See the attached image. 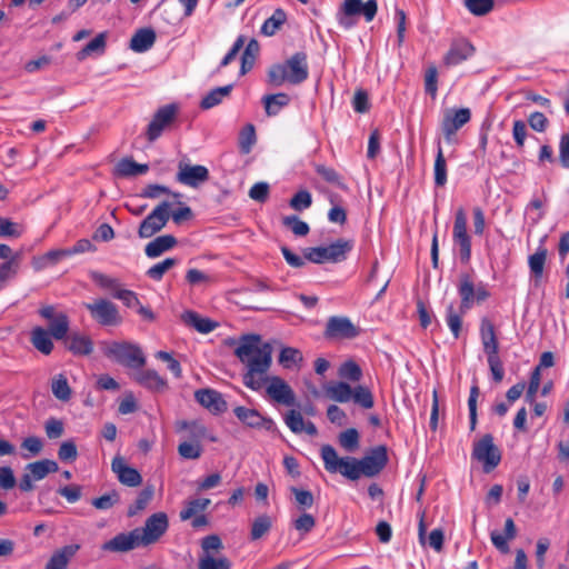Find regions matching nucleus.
Returning <instances> with one entry per match:
<instances>
[{"label": "nucleus", "instance_id": "338daca9", "mask_svg": "<svg viewBox=\"0 0 569 569\" xmlns=\"http://www.w3.org/2000/svg\"><path fill=\"white\" fill-rule=\"evenodd\" d=\"M58 457L63 462L74 461L78 457L76 443L72 440L63 441L59 447Z\"/></svg>", "mask_w": 569, "mask_h": 569}, {"label": "nucleus", "instance_id": "ea45409f", "mask_svg": "<svg viewBox=\"0 0 569 569\" xmlns=\"http://www.w3.org/2000/svg\"><path fill=\"white\" fill-rule=\"evenodd\" d=\"M435 184L443 187L447 183V163L440 140L437 141V154L433 166Z\"/></svg>", "mask_w": 569, "mask_h": 569}, {"label": "nucleus", "instance_id": "58836bf2", "mask_svg": "<svg viewBox=\"0 0 569 569\" xmlns=\"http://www.w3.org/2000/svg\"><path fill=\"white\" fill-rule=\"evenodd\" d=\"M178 431H184L186 437L191 441H200L206 438L207 429L198 420L193 421H180L177 425Z\"/></svg>", "mask_w": 569, "mask_h": 569}, {"label": "nucleus", "instance_id": "9b49d317", "mask_svg": "<svg viewBox=\"0 0 569 569\" xmlns=\"http://www.w3.org/2000/svg\"><path fill=\"white\" fill-rule=\"evenodd\" d=\"M471 112L468 108L447 110L441 121V130L447 143H453L456 133L470 121Z\"/></svg>", "mask_w": 569, "mask_h": 569}, {"label": "nucleus", "instance_id": "20e7f679", "mask_svg": "<svg viewBox=\"0 0 569 569\" xmlns=\"http://www.w3.org/2000/svg\"><path fill=\"white\" fill-rule=\"evenodd\" d=\"M321 458L325 469L330 473L339 472L352 481L361 477L359 459L349 456L340 458L336 449L330 445L321 447Z\"/></svg>", "mask_w": 569, "mask_h": 569}, {"label": "nucleus", "instance_id": "aec40b11", "mask_svg": "<svg viewBox=\"0 0 569 569\" xmlns=\"http://www.w3.org/2000/svg\"><path fill=\"white\" fill-rule=\"evenodd\" d=\"M196 400L213 415L222 413L227 410V402L222 395L213 389H200L194 392Z\"/></svg>", "mask_w": 569, "mask_h": 569}, {"label": "nucleus", "instance_id": "e2e57ef3", "mask_svg": "<svg viewBox=\"0 0 569 569\" xmlns=\"http://www.w3.org/2000/svg\"><path fill=\"white\" fill-rule=\"evenodd\" d=\"M487 356L488 366L492 376V379L496 382H501L505 377V369L502 361L498 353H489Z\"/></svg>", "mask_w": 569, "mask_h": 569}, {"label": "nucleus", "instance_id": "bf43d9fd", "mask_svg": "<svg viewBox=\"0 0 569 569\" xmlns=\"http://www.w3.org/2000/svg\"><path fill=\"white\" fill-rule=\"evenodd\" d=\"M256 142V130L253 124H247L239 134V147L241 152L249 153Z\"/></svg>", "mask_w": 569, "mask_h": 569}, {"label": "nucleus", "instance_id": "4468645a", "mask_svg": "<svg viewBox=\"0 0 569 569\" xmlns=\"http://www.w3.org/2000/svg\"><path fill=\"white\" fill-rule=\"evenodd\" d=\"M323 335L331 340L353 339L359 329L347 317L333 316L328 319Z\"/></svg>", "mask_w": 569, "mask_h": 569}, {"label": "nucleus", "instance_id": "0eeeda50", "mask_svg": "<svg viewBox=\"0 0 569 569\" xmlns=\"http://www.w3.org/2000/svg\"><path fill=\"white\" fill-rule=\"evenodd\" d=\"M471 456L482 463L486 472H490L501 461V452L493 443V437L490 433L485 435L473 443Z\"/></svg>", "mask_w": 569, "mask_h": 569}, {"label": "nucleus", "instance_id": "cd10ccee", "mask_svg": "<svg viewBox=\"0 0 569 569\" xmlns=\"http://www.w3.org/2000/svg\"><path fill=\"white\" fill-rule=\"evenodd\" d=\"M517 536V528L511 518L505 521V533L492 531L490 535L492 545L502 553L509 552L508 541L515 539Z\"/></svg>", "mask_w": 569, "mask_h": 569}, {"label": "nucleus", "instance_id": "2f4dec72", "mask_svg": "<svg viewBox=\"0 0 569 569\" xmlns=\"http://www.w3.org/2000/svg\"><path fill=\"white\" fill-rule=\"evenodd\" d=\"M147 163H137L132 158H123L116 166V173L120 177H136L147 173Z\"/></svg>", "mask_w": 569, "mask_h": 569}, {"label": "nucleus", "instance_id": "2eb2a0df", "mask_svg": "<svg viewBox=\"0 0 569 569\" xmlns=\"http://www.w3.org/2000/svg\"><path fill=\"white\" fill-rule=\"evenodd\" d=\"M209 179V170L201 164L191 166L184 161L178 163L176 180L184 186L198 188Z\"/></svg>", "mask_w": 569, "mask_h": 569}, {"label": "nucleus", "instance_id": "0e129e2a", "mask_svg": "<svg viewBox=\"0 0 569 569\" xmlns=\"http://www.w3.org/2000/svg\"><path fill=\"white\" fill-rule=\"evenodd\" d=\"M283 224L289 227L291 231L299 237L307 236L309 233V226L307 222L300 220L296 216H288L283 218Z\"/></svg>", "mask_w": 569, "mask_h": 569}, {"label": "nucleus", "instance_id": "c756f323", "mask_svg": "<svg viewBox=\"0 0 569 569\" xmlns=\"http://www.w3.org/2000/svg\"><path fill=\"white\" fill-rule=\"evenodd\" d=\"M79 548V545L64 546L51 556L44 569H67L70 558L76 555Z\"/></svg>", "mask_w": 569, "mask_h": 569}, {"label": "nucleus", "instance_id": "a18cd8bd", "mask_svg": "<svg viewBox=\"0 0 569 569\" xmlns=\"http://www.w3.org/2000/svg\"><path fill=\"white\" fill-rule=\"evenodd\" d=\"M20 449L21 457L23 459H30L40 455L43 449V440L37 436H29L21 441Z\"/></svg>", "mask_w": 569, "mask_h": 569}, {"label": "nucleus", "instance_id": "8fccbe9b", "mask_svg": "<svg viewBox=\"0 0 569 569\" xmlns=\"http://www.w3.org/2000/svg\"><path fill=\"white\" fill-rule=\"evenodd\" d=\"M153 497V489L151 487L141 490L136 501L129 507L128 516H136L138 512L144 510Z\"/></svg>", "mask_w": 569, "mask_h": 569}, {"label": "nucleus", "instance_id": "49530a36", "mask_svg": "<svg viewBox=\"0 0 569 569\" xmlns=\"http://www.w3.org/2000/svg\"><path fill=\"white\" fill-rule=\"evenodd\" d=\"M463 315L460 309L457 311L452 303L447 307L446 322L455 339L460 337Z\"/></svg>", "mask_w": 569, "mask_h": 569}, {"label": "nucleus", "instance_id": "423d86ee", "mask_svg": "<svg viewBox=\"0 0 569 569\" xmlns=\"http://www.w3.org/2000/svg\"><path fill=\"white\" fill-rule=\"evenodd\" d=\"M83 307L89 311L93 321L102 327H117L122 322L118 306L104 298H97L84 302Z\"/></svg>", "mask_w": 569, "mask_h": 569}, {"label": "nucleus", "instance_id": "c9c22d12", "mask_svg": "<svg viewBox=\"0 0 569 569\" xmlns=\"http://www.w3.org/2000/svg\"><path fill=\"white\" fill-rule=\"evenodd\" d=\"M325 391L328 398L341 403L350 401L352 397V388L343 381L329 383Z\"/></svg>", "mask_w": 569, "mask_h": 569}, {"label": "nucleus", "instance_id": "09e8293b", "mask_svg": "<svg viewBox=\"0 0 569 569\" xmlns=\"http://www.w3.org/2000/svg\"><path fill=\"white\" fill-rule=\"evenodd\" d=\"M19 268V254L13 256L10 260L0 264V289L6 286V283L16 277Z\"/></svg>", "mask_w": 569, "mask_h": 569}, {"label": "nucleus", "instance_id": "a211bd4d", "mask_svg": "<svg viewBox=\"0 0 569 569\" xmlns=\"http://www.w3.org/2000/svg\"><path fill=\"white\" fill-rule=\"evenodd\" d=\"M475 51L476 49L469 40L465 38L455 39L443 57V64L446 67L458 66L471 58Z\"/></svg>", "mask_w": 569, "mask_h": 569}, {"label": "nucleus", "instance_id": "f8f14e48", "mask_svg": "<svg viewBox=\"0 0 569 569\" xmlns=\"http://www.w3.org/2000/svg\"><path fill=\"white\" fill-rule=\"evenodd\" d=\"M178 106L166 104L157 110L147 128V138L150 142L157 140L162 131L176 119Z\"/></svg>", "mask_w": 569, "mask_h": 569}, {"label": "nucleus", "instance_id": "c85d7f7f", "mask_svg": "<svg viewBox=\"0 0 569 569\" xmlns=\"http://www.w3.org/2000/svg\"><path fill=\"white\" fill-rule=\"evenodd\" d=\"M177 244V239L171 234L159 236L150 241L146 248L144 253L148 258H158L162 253L169 251Z\"/></svg>", "mask_w": 569, "mask_h": 569}, {"label": "nucleus", "instance_id": "f704fd0d", "mask_svg": "<svg viewBox=\"0 0 569 569\" xmlns=\"http://www.w3.org/2000/svg\"><path fill=\"white\" fill-rule=\"evenodd\" d=\"M182 318L187 325L201 333H209L218 327L217 322L210 320L209 318L200 317L194 311H186Z\"/></svg>", "mask_w": 569, "mask_h": 569}, {"label": "nucleus", "instance_id": "ddd939ff", "mask_svg": "<svg viewBox=\"0 0 569 569\" xmlns=\"http://www.w3.org/2000/svg\"><path fill=\"white\" fill-rule=\"evenodd\" d=\"M168 517L164 512H157L150 516L143 528H139V538L142 546H149L160 539L168 529Z\"/></svg>", "mask_w": 569, "mask_h": 569}, {"label": "nucleus", "instance_id": "b1692460", "mask_svg": "<svg viewBox=\"0 0 569 569\" xmlns=\"http://www.w3.org/2000/svg\"><path fill=\"white\" fill-rule=\"evenodd\" d=\"M66 348L74 356H89L93 350V342L87 335L72 332L63 340Z\"/></svg>", "mask_w": 569, "mask_h": 569}, {"label": "nucleus", "instance_id": "473e14b6", "mask_svg": "<svg viewBox=\"0 0 569 569\" xmlns=\"http://www.w3.org/2000/svg\"><path fill=\"white\" fill-rule=\"evenodd\" d=\"M51 338H53L51 333L42 327H36L31 331V342L33 347L43 355H50L53 350Z\"/></svg>", "mask_w": 569, "mask_h": 569}, {"label": "nucleus", "instance_id": "412c9836", "mask_svg": "<svg viewBox=\"0 0 569 569\" xmlns=\"http://www.w3.org/2000/svg\"><path fill=\"white\" fill-rule=\"evenodd\" d=\"M112 471L117 475L118 480L128 487H138L142 482L139 471L126 463L123 458L116 457L111 463Z\"/></svg>", "mask_w": 569, "mask_h": 569}, {"label": "nucleus", "instance_id": "69168bd1", "mask_svg": "<svg viewBox=\"0 0 569 569\" xmlns=\"http://www.w3.org/2000/svg\"><path fill=\"white\" fill-rule=\"evenodd\" d=\"M312 203L311 193L307 190L298 191L290 200V207L297 211L308 209Z\"/></svg>", "mask_w": 569, "mask_h": 569}, {"label": "nucleus", "instance_id": "680f3d73", "mask_svg": "<svg viewBox=\"0 0 569 569\" xmlns=\"http://www.w3.org/2000/svg\"><path fill=\"white\" fill-rule=\"evenodd\" d=\"M200 441H183L178 446L179 455L184 459H198L202 453Z\"/></svg>", "mask_w": 569, "mask_h": 569}, {"label": "nucleus", "instance_id": "6ab92c4d", "mask_svg": "<svg viewBox=\"0 0 569 569\" xmlns=\"http://www.w3.org/2000/svg\"><path fill=\"white\" fill-rule=\"evenodd\" d=\"M340 11L346 17L363 14L366 21L370 22L377 14L378 4L376 0H368L365 3L361 0H345Z\"/></svg>", "mask_w": 569, "mask_h": 569}, {"label": "nucleus", "instance_id": "f3484780", "mask_svg": "<svg viewBox=\"0 0 569 569\" xmlns=\"http://www.w3.org/2000/svg\"><path fill=\"white\" fill-rule=\"evenodd\" d=\"M139 546H142V541L139 538V528H137L130 532H122L114 536L112 539L106 541L101 549L110 552H128Z\"/></svg>", "mask_w": 569, "mask_h": 569}, {"label": "nucleus", "instance_id": "f03ea898", "mask_svg": "<svg viewBox=\"0 0 569 569\" xmlns=\"http://www.w3.org/2000/svg\"><path fill=\"white\" fill-rule=\"evenodd\" d=\"M309 77L307 53L296 52L282 63L272 64L267 72V82L272 87H281L284 83L300 84Z\"/></svg>", "mask_w": 569, "mask_h": 569}, {"label": "nucleus", "instance_id": "e433bc0d", "mask_svg": "<svg viewBox=\"0 0 569 569\" xmlns=\"http://www.w3.org/2000/svg\"><path fill=\"white\" fill-rule=\"evenodd\" d=\"M286 21H287V13L284 12L283 9L278 8L263 22L260 31L263 36L271 37L277 33V31L284 24Z\"/></svg>", "mask_w": 569, "mask_h": 569}, {"label": "nucleus", "instance_id": "7c9ffc66", "mask_svg": "<svg viewBox=\"0 0 569 569\" xmlns=\"http://www.w3.org/2000/svg\"><path fill=\"white\" fill-rule=\"evenodd\" d=\"M26 469L33 480L39 481L44 479L49 473L57 472L59 466L54 460L43 459L29 463Z\"/></svg>", "mask_w": 569, "mask_h": 569}, {"label": "nucleus", "instance_id": "c03bdc74", "mask_svg": "<svg viewBox=\"0 0 569 569\" xmlns=\"http://www.w3.org/2000/svg\"><path fill=\"white\" fill-rule=\"evenodd\" d=\"M210 502L211 501L208 498H197L186 502V506L180 511V519L184 521L193 518L194 516L204 511Z\"/></svg>", "mask_w": 569, "mask_h": 569}, {"label": "nucleus", "instance_id": "f257e3e1", "mask_svg": "<svg viewBox=\"0 0 569 569\" xmlns=\"http://www.w3.org/2000/svg\"><path fill=\"white\" fill-rule=\"evenodd\" d=\"M234 355L246 367L242 381L247 388L258 391L268 382L266 391L272 400L288 407L296 405L292 388L280 377L267 376L272 361L270 343L262 342L259 335H244L240 338Z\"/></svg>", "mask_w": 569, "mask_h": 569}, {"label": "nucleus", "instance_id": "39448f33", "mask_svg": "<svg viewBox=\"0 0 569 569\" xmlns=\"http://www.w3.org/2000/svg\"><path fill=\"white\" fill-rule=\"evenodd\" d=\"M353 247L352 241L339 239L327 247L308 248L305 258L313 263L340 262L347 258V253Z\"/></svg>", "mask_w": 569, "mask_h": 569}, {"label": "nucleus", "instance_id": "de8ad7c7", "mask_svg": "<svg viewBox=\"0 0 569 569\" xmlns=\"http://www.w3.org/2000/svg\"><path fill=\"white\" fill-rule=\"evenodd\" d=\"M272 527L271 518L268 515H261L257 517L251 526L250 538L251 540H258L262 538Z\"/></svg>", "mask_w": 569, "mask_h": 569}, {"label": "nucleus", "instance_id": "4c0bfd02", "mask_svg": "<svg viewBox=\"0 0 569 569\" xmlns=\"http://www.w3.org/2000/svg\"><path fill=\"white\" fill-rule=\"evenodd\" d=\"M106 32L99 33L87 46H84L80 51H78L77 59L79 61H82L91 54H102L106 50Z\"/></svg>", "mask_w": 569, "mask_h": 569}, {"label": "nucleus", "instance_id": "4d7b16f0", "mask_svg": "<svg viewBox=\"0 0 569 569\" xmlns=\"http://www.w3.org/2000/svg\"><path fill=\"white\" fill-rule=\"evenodd\" d=\"M339 377L352 382H357L362 377L361 368L355 361H346L339 368Z\"/></svg>", "mask_w": 569, "mask_h": 569}, {"label": "nucleus", "instance_id": "052dcab7", "mask_svg": "<svg viewBox=\"0 0 569 569\" xmlns=\"http://www.w3.org/2000/svg\"><path fill=\"white\" fill-rule=\"evenodd\" d=\"M339 443L349 452H353L359 447V433L355 428L345 430L339 436Z\"/></svg>", "mask_w": 569, "mask_h": 569}, {"label": "nucleus", "instance_id": "5701e85b", "mask_svg": "<svg viewBox=\"0 0 569 569\" xmlns=\"http://www.w3.org/2000/svg\"><path fill=\"white\" fill-rule=\"evenodd\" d=\"M458 295L461 299L459 307L460 311L461 313H466L472 308L476 301V287L468 273H461L459 276Z\"/></svg>", "mask_w": 569, "mask_h": 569}, {"label": "nucleus", "instance_id": "6e6d98bb", "mask_svg": "<svg viewBox=\"0 0 569 569\" xmlns=\"http://www.w3.org/2000/svg\"><path fill=\"white\" fill-rule=\"evenodd\" d=\"M351 400L365 409L372 408L375 403L371 391L363 386H357L352 389Z\"/></svg>", "mask_w": 569, "mask_h": 569}, {"label": "nucleus", "instance_id": "5fc2aeb1", "mask_svg": "<svg viewBox=\"0 0 569 569\" xmlns=\"http://www.w3.org/2000/svg\"><path fill=\"white\" fill-rule=\"evenodd\" d=\"M303 360L302 353L300 350L291 347H284L281 349L279 355V362L284 368H291L293 366L299 365Z\"/></svg>", "mask_w": 569, "mask_h": 569}, {"label": "nucleus", "instance_id": "393cba45", "mask_svg": "<svg viewBox=\"0 0 569 569\" xmlns=\"http://www.w3.org/2000/svg\"><path fill=\"white\" fill-rule=\"evenodd\" d=\"M480 339L486 355L499 352V341L496 335L495 325L488 319L482 318L480 322Z\"/></svg>", "mask_w": 569, "mask_h": 569}, {"label": "nucleus", "instance_id": "a19ab883", "mask_svg": "<svg viewBox=\"0 0 569 569\" xmlns=\"http://www.w3.org/2000/svg\"><path fill=\"white\" fill-rule=\"evenodd\" d=\"M232 88V84H227L212 89L207 96L202 98L200 107L204 110L216 107L222 101L224 97L230 94Z\"/></svg>", "mask_w": 569, "mask_h": 569}, {"label": "nucleus", "instance_id": "774afa93", "mask_svg": "<svg viewBox=\"0 0 569 569\" xmlns=\"http://www.w3.org/2000/svg\"><path fill=\"white\" fill-rule=\"evenodd\" d=\"M284 422L292 432H303L305 420L299 411L290 410L284 417Z\"/></svg>", "mask_w": 569, "mask_h": 569}, {"label": "nucleus", "instance_id": "4be33fe9", "mask_svg": "<svg viewBox=\"0 0 569 569\" xmlns=\"http://www.w3.org/2000/svg\"><path fill=\"white\" fill-rule=\"evenodd\" d=\"M236 417L246 426L250 428H264L271 429L273 421L269 418H264L258 410L238 406L233 410Z\"/></svg>", "mask_w": 569, "mask_h": 569}, {"label": "nucleus", "instance_id": "37998d69", "mask_svg": "<svg viewBox=\"0 0 569 569\" xmlns=\"http://www.w3.org/2000/svg\"><path fill=\"white\" fill-rule=\"evenodd\" d=\"M547 259V250L539 248L533 254L529 256L528 264L536 283H538L543 274V267Z\"/></svg>", "mask_w": 569, "mask_h": 569}, {"label": "nucleus", "instance_id": "79ce46f5", "mask_svg": "<svg viewBox=\"0 0 569 569\" xmlns=\"http://www.w3.org/2000/svg\"><path fill=\"white\" fill-rule=\"evenodd\" d=\"M231 561L224 557H214L213 555L200 553L198 559V569H230Z\"/></svg>", "mask_w": 569, "mask_h": 569}, {"label": "nucleus", "instance_id": "603ef678", "mask_svg": "<svg viewBox=\"0 0 569 569\" xmlns=\"http://www.w3.org/2000/svg\"><path fill=\"white\" fill-rule=\"evenodd\" d=\"M51 389L53 396L61 401H68L71 397V389L63 375H59L52 380Z\"/></svg>", "mask_w": 569, "mask_h": 569}, {"label": "nucleus", "instance_id": "3c124183", "mask_svg": "<svg viewBox=\"0 0 569 569\" xmlns=\"http://www.w3.org/2000/svg\"><path fill=\"white\" fill-rule=\"evenodd\" d=\"M465 7L477 17L488 14L495 7V0H463Z\"/></svg>", "mask_w": 569, "mask_h": 569}, {"label": "nucleus", "instance_id": "9d476101", "mask_svg": "<svg viewBox=\"0 0 569 569\" xmlns=\"http://www.w3.org/2000/svg\"><path fill=\"white\" fill-rule=\"evenodd\" d=\"M39 315L49 322L47 331L56 340H64L67 338L70 320L64 312L56 311L53 306H44L39 309Z\"/></svg>", "mask_w": 569, "mask_h": 569}, {"label": "nucleus", "instance_id": "13d9d810", "mask_svg": "<svg viewBox=\"0 0 569 569\" xmlns=\"http://www.w3.org/2000/svg\"><path fill=\"white\" fill-rule=\"evenodd\" d=\"M162 194H171L174 198L181 197L179 192H172L168 187L157 183L146 186L140 192V197L147 199H157Z\"/></svg>", "mask_w": 569, "mask_h": 569}, {"label": "nucleus", "instance_id": "1a4fd4ad", "mask_svg": "<svg viewBox=\"0 0 569 569\" xmlns=\"http://www.w3.org/2000/svg\"><path fill=\"white\" fill-rule=\"evenodd\" d=\"M467 214L463 208H459L455 214L452 239L453 243L459 247V254L462 262H469L471 258V237L467 230Z\"/></svg>", "mask_w": 569, "mask_h": 569}, {"label": "nucleus", "instance_id": "72a5a7b5", "mask_svg": "<svg viewBox=\"0 0 569 569\" xmlns=\"http://www.w3.org/2000/svg\"><path fill=\"white\" fill-rule=\"evenodd\" d=\"M290 102V98L287 93L279 92L276 94H268L262 98V103L267 116H277L282 108L287 107Z\"/></svg>", "mask_w": 569, "mask_h": 569}, {"label": "nucleus", "instance_id": "864d4df0", "mask_svg": "<svg viewBox=\"0 0 569 569\" xmlns=\"http://www.w3.org/2000/svg\"><path fill=\"white\" fill-rule=\"evenodd\" d=\"M178 263L176 258H167L161 262H158L147 270V276L156 281H160L163 274Z\"/></svg>", "mask_w": 569, "mask_h": 569}, {"label": "nucleus", "instance_id": "dca6fc26", "mask_svg": "<svg viewBox=\"0 0 569 569\" xmlns=\"http://www.w3.org/2000/svg\"><path fill=\"white\" fill-rule=\"evenodd\" d=\"M361 476L375 477L386 467L388 455L386 446H378L359 459Z\"/></svg>", "mask_w": 569, "mask_h": 569}, {"label": "nucleus", "instance_id": "7ed1b4c3", "mask_svg": "<svg viewBox=\"0 0 569 569\" xmlns=\"http://www.w3.org/2000/svg\"><path fill=\"white\" fill-rule=\"evenodd\" d=\"M103 355L128 368H141L146 365L142 349L128 341H109L101 346Z\"/></svg>", "mask_w": 569, "mask_h": 569}, {"label": "nucleus", "instance_id": "bb28decb", "mask_svg": "<svg viewBox=\"0 0 569 569\" xmlns=\"http://www.w3.org/2000/svg\"><path fill=\"white\" fill-rule=\"evenodd\" d=\"M134 380L142 387L152 391H163L168 383L156 370L147 369L134 375Z\"/></svg>", "mask_w": 569, "mask_h": 569}, {"label": "nucleus", "instance_id": "a878e982", "mask_svg": "<svg viewBox=\"0 0 569 569\" xmlns=\"http://www.w3.org/2000/svg\"><path fill=\"white\" fill-rule=\"evenodd\" d=\"M157 39V34L151 28H141L134 32L130 40V49L134 52L142 53L150 50Z\"/></svg>", "mask_w": 569, "mask_h": 569}, {"label": "nucleus", "instance_id": "6e6552de", "mask_svg": "<svg viewBox=\"0 0 569 569\" xmlns=\"http://www.w3.org/2000/svg\"><path fill=\"white\" fill-rule=\"evenodd\" d=\"M170 202L159 203L140 223L138 234L142 239L151 238L159 232L170 218Z\"/></svg>", "mask_w": 569, "mask_h": 569}]
</instances>
